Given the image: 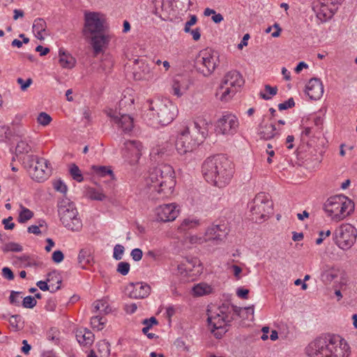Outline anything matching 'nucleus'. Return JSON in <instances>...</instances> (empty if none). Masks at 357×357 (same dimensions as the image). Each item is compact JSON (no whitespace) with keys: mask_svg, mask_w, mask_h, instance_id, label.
Returning <instances> with one entry per match:
<instances>
[{"mask_svg":"<svg viewBox=\"0 0 357 357\" xmlns=\"http://www.w3.org/2000/svg\"><path fill=\"white\" fill-rule=\"evenodd\" d=\"M86 195L90 199L98 201H102L106 197L102 190L95 188H89Z\"/></svg>","mask_w":357,"mask_h":357,"instance_id":"obj_42","label":"nucleus"},{"mask_svg":"<svg viewBox=\"0 0 357 357\" xmlns=\"http://www.w3.org/2000/svg\"><path fill=\"white\" fill-rule=\"evenodd\" d=\"M148 111L144 120L153 127L167 126L176 117L178 110L177 106L166 98H154L148 100Z\"/></svg>","mask_w":357,"mask_h":357,"instance_id":"obj_5","label":"nucleus"},{"mask_svg":"<svg viewBox=\"0 0 357 357\" xmlns=\"http://www.w3.org/2000/svg\"><path fill=\"white\" fill-rule=\"evenodd\" d=\"M202 172L208 183L223 188L230 183L234 174V167L227 157L217 155L204 160Z\"/></svg>","mask_w":357,"mask_h":357,"instance_id":"obj_2","label":"nucleus"},{"mask_svg":"<svg viewBox=\"0 0 357 357\" xmlns=\"http://www.w3.org/2000/svg\"><path fill=\"white\" fill-rule=\"evenodd\" d=\"M2 276L8 280H13L14 279V274L8 267H3L2 268Z\"/></svg>","mask_w":357,"mask_h":357,"instance_id":"obj_61","label":"nucleus"},{"mask_svg":"<svg viewBox=\"0 0 357 357\" xmlns=\"http://www.w3.org/2000/svg\"><path fill=\"white\" fill-rule=\"evenodd\" d=\"M155 214L158 221L163 222H171L178 217L179 209L174 203L162 204L155 208Z\"/></svg>","mask_w":357,"mask_h":357,"instance_id":"obj_19","label":"nucleus"},{"mask_svg":"<svg viewBox=\"0 0 357 357\" xmlns=\"http://www.w3.org/2000/svg\"><path fill=\"white\" fill-rule=\"evenodd\" d=\"M130 256L134 261H139L143 256L142 250L139 248H135L131 251Z\"/></svg>","mask_w":357,"mask_h":357,"instance_id":"obj_58","label":"nucleus"},{"mask_svg":"<svg viewBox=\"0 0 357 357\" xmlns=\"http://www.w3.org/2000/svg\"><path fill=\"white\" fill-rule=\"evenodd\" d=\"M53 186L56 191L63 194L66 193L68 190L66 185L60 179L55 180L53 183Z\"/></svg>","mask_w":357,"mask_h":357,"instance_id":"obj_51","label":"nucleus"},{"mask_svg":"<svg viewBox=\"0 0 357 357\" xmlns=\"http://www.w3.org/2000/svg\"><path fill=\"white\" fill-rule=\"evenodd\" d=\"M93 312H96L100 311V312L107 314L112 312V307L109 306L108 299L103 298L100 300L96 301L93 304Z\"/></svg>","mask_w":357,"mask_h":357,"instance_id":"obj_34","label":"nucleus"},{"mask_svg":"<svg viewBox=\"0 0 357 357\" xmlns=\"http://www.w3.org/2000/svg\"><path fill=\"white\" fill-rule=\"evenodd\" d=\"M106 27L104 15L98 12L85 13L83 34L86 38L104 32Z\"/></svg>","mask_w":357,"mask_h":357,"instance_id":"obj_13","label":"nucleus"},{"mask_svg":"<svg viewBox=\"0 0 357 357\" xmlns=\"http://www.w3.org/2000/svg\"><path fill=\"white\" fill-rule=\"evenodd\" d=\"M91 38V44L96 54H98L107 47L109 43L112 38V36L109 33H100L89 36Z\"/></svg>","mask_w":357,"mask_h":357,"instance_id":"obj_24","label":"nucleus"},{"mask_svg":"<svg viewBox=\"0 0 357 357\" xmlns=\"http://www.w3.org/2000/svg\"><path fill=\"white\" fill-rule=\"evenodd\" d=\"M142 150L143 146L139 141L127 140L121 150L122 157L130 165H135L142 154Z\"/></svg>","mask_w":357,"mask_h":357,"instance_id":"obj_18","label":"nucleus"},{"mask_svg":"<svg viewBox=\"0 0 357 357\" xmlns=\"http://www.w3.org/2000/svg\"><path fill=\"white\" fill-rule=\"evenodd\" d=\"M203 272V266L197 258L184 259L177 265V274L193 280Z\"/></svg>","mask_w":357,"mask_h":357,"instance_id":"obj_14","label":"nucleus"},{"mask_svg":"<svg viewBox=\"0 0 357 357\" xmlns=\"http://www.w3.org/2000/svg\"><path fill=\"white\" fill-rule=\"evenodd\" d=\"M129 90L124 91L123 98L119 102L120 106H126L127 104L132 105L134 103L133 97L129 93Z\"/></svg>","mask_w":357,"mask_h":357,"instance_id":"obj_49","label":"nucleus"},{"mask_svg":"<svg viewBox=\"0 0 357 357\" xmlns=\"http://www.w3.org/2000/svg\"><path fill=\"white\" fill-rule=\"evenodd\" d=\"M150 286L144 282L130 283L126 287V293L131 298H144L150 294Z\"/></svg>","mask_w":357,"mask_h":357,"instance_id":"obj_22","label":"nucleus"},{"mask_svg":"<svg viewBox=\"0 0 357 357\" xmlns=\"http://www.w3.org/2000/svg\"><path fill=\"white\" fill-rule=\"evenodd\" d=\"M244 82V79L239 72L229 71L222 79L217 95L220 96V99L222 101H227L236 94L243 86Z\"/></svg>","mask_w":357,"mask_h":357,"instance_id":"obj_8","label":"nucleus"},{"mask_svg":"<svg viewBox=\"0 0 357 357\" xmlns=\"http://www.w3.org/2000/svg\"><path fill=\"white\" fill-rule=\"evenodd\" d=\"M199 225V220L195 218H187L183 220L181 225L178 227L179 232H186L190 229L196 228Z\"/></svg>","mask_w":357,"mask_h":357,"instance_id":"obj_33","label":"nucleus"},{"mask_svg":"<svg viewBox=\"0 0 357 357\" xmlns=\"http://www.w3.org/2000/svg\"><path fill=\"white\" fill-rule=\"evenodd\" d=\"M59 63L63 68H73L76 63L75 59L70 54L65 52L64 50L60 49L59 51Z\"/></svg>","mask_w":357,"mask_h":357,"instance_id":"obj_29","label":"nucleus"},{"mask_svg":"<svg viewBox=\"0 0 357 357\" xmlns=\"http://www.w3.org/2000/svg\"><path fill=\"white\" fill-rule=\"evenodd\" d=\"M17 82L18 84H20L21 90L22 91H25L31 86L33 80L31 78L24 80L22 78L19 77L17 79Z\"/></svg>","mask_w":357,"mask_h":357,"instance_id":"obj_54","label":"nucleus"},{"mask_svg":"<svg viewBox=\"0 0 357 357\" xmlns=\"http://www.w3.org/2000/svg\"><path fill=\"white\" fill-rule=\"evenodd\" d=\"M76 337L79 343L84 346L91 345L94 341V335L86 328L78 331Z\"/></svg>","mask_w":357,"mask_h":357,"instance_id":"obj_30","label":"nucleus"},{"mask_svg":"<svg viewBox=\"0 0 357 357\" xmlns=\"http://www.w3.org/2000/svg\"><path fill=\"white\" fill-rule=\"evenodd\" d=\"M117 272L123 275H126L130 271V264L128 262L121 261L117 266Z\"/></svg>","mask_w":357,"mask_h":357,"instance_id":"obj_53","label":"nucleus"},{"mask_svg":"<svg viewBox=\"0 0 357 357\" xmlns=\"http://www.w3.org/2000/svg\"><path fill=\"white\" fill-rule=\"evenodd\" d=\"M56 278V282L58 284H60L61 282V280L60 278H57L55 273H50L48 274V278L47 279V281H38L36 283V285L42 291H47L50 290L51 292H54L57 291L60 289V285H57L56 287H54L53 284L51 283L52 280H53L54 277Z\"/></svg>","mask_w":357,"mask_h":357,"instance_id":"obj_27","label":"nucleus"},{"mask_svg":"<svg viewBox=\"0 0 357 357\" xmlns=\"http://www.w3.org/2000/svg\"><path fill=\"white\" fill-rule=\"evenodd\" d=\"M134 76L136 79L149 80L153 78V73L147 63L142 60H135Z\"/></svg>","mask_w":357,"mask_h":357,"instance_id":"obj_25","label":"nucleus"},{"mask_svg":"<svg viewBox=\"0 0 357 357\" xmlns=\"http://www.w3.org/2000/svg\"><path fill=\"white\" fill-rule=\"evenodd\" d=\"M197 17L195 15H192L190 19L185 22L184 31L186 33L190 32V26H193L197 22Z\"/></svg>","mask_w":357,"mask_h":357,"instance_id":"obj_62","label":"nucleus"},{"mask_svg":"<svg viewBox=\"0 0 357 357\" xmlns=\"http://www.w3.org/2000/svg\"><path fill=\"white\" fill-rule=\"evenodd\" d=\"M107 116L109 118L111 123L125 133L132 130L134 127L133 119L128 114L122 113L117 109L108 108L105 110Z\"/></svg>","mask_w":357,"mask_h":357,"instance_id":"obj_17","label":"nucleus"},{"mask_svg":"<svg viewBox=\"0 0 357 357\" xmlns=\"http://www.w3.org/2000/svg\"><path fill=\"white\" fill-rule=\"evenodd\" d=\"M91 169L93 173L97 176L106 177L109 176L111 178H114L113 172L109 167L93 165Z\"/></svg>","mask_w":357,"mask_h":357,"instance_id":"obj_37","label":"nucleus"},{"mask_svg":"<svg viewBox=\"0 0 357 357\" xmlns=\"http://www.w3.org/2000/svg\"><path fill=\"white\" fill-rule=\"evenodd\" d=\"M168 2H165L164 1H162L161 2V5L160 6V7L156 5L155 6V14L156 15H159L160 17H162V14L163 15H165L166 13H167L168 10V7L167 6H168Z\"/></svg>","mask_w":357,"mask_h":357,"instance_id":"obj_55","label":"nucleus"},{"mask_svg":"<svg viewBox=\"0 0 357 357\" xmlns=\"http://www.w3.org/2000/svg\"><path fill=\"white\" fill-rule=\"evenodd\" d=\"M278 92L276 86H271L270 85H266L264 91H261L259 93L260 97L264 100H270Z\"/></svg>","mask_w":357,"mask_h":357,"instance_id":"obj_41","label":"nucleus"},{"mask_svg":"<svg viewBox=\"0 0 357 357\" xmlns=\"http://www.w3.org/2000/svg\"><path fill=\"white\" fill-rule=\"evenodd\" d=\"M259 132L261 137L265 139H272L278 134L275 126L272 123L261 126Z\"/></svg>","mask_w":357,"mask_h":357,"instance_id":"obj_35","label":"nucleus"},{"mask_svg":"<svg viewBox=\"0 0 357 357\" xmlns=\"http://www.w3.org/2000/svg\"><path fill=\"white\" fill-rule=\"evenodd\" d=\"M213 289L211 285L206 282H199L192 287V294L197 297L203 296L211 294Z\"/></svg>","mask_w":357,"mask_h":357,"instance_id":"obj_31","label":"nucleus"},{"mask_svg":"<svg viewBox=\"0 0 357 357\" xmlns=\"http://www.w3.org/2000/svg\"><path fill=\"white\" fill-rule=\"evenodd\" d=\"M171 149V146L169 143L166 142L164 144L159 145L156 147L153 148L151 154L162 155L167 153Z\"/></svg>","mask_w":357,"mask_h":357,"instance_id":"obj_44","label":"nucleus"},{"mask_svg":"<svg viewBox=\"0 0 357 357\" xmlns=\"http://www.w3.org/2000/svg\"><path fill=\"white\" fill-rule=\"evenodd\" d=\"M239 121L231 113H225L215 123V132L222 135H234L237 132Z\"/></svg>","mask_w":357,"mask_h":357,"instance_id":"obj_16","label":"nucleus"},{"mask_svg":"<svg viewBox=\"0 0 357 357\" xmlns=\"http://www.w3.org/2000/svg\"><path fill=\"white\" fill-rule=\"evenodd\" d=\"M107 319L99 315L93 316L91 319V325L93 329L97 331H101L104 328Z\"/></svg>","mask_w":357,"mask_h":357,"instance_id":"obj_39","label":"nucleus"},{"mask_svg":"<svg viewBox=\"0 0 357 357\" xmlns=\"http://www.w3.org/2000/svg\"><path fill=\"white\" fill-rule=\"evenodd\" d=\"M294 101L293 98H289L288 100L278 105L280 110H284L291 108L294 106Z\"/></svg>","mask_w":357,"mask_h":357,"instance_id":"obj_60","label":"nucleus"},{"mask_svg":"<svg viewBox=\"0 0 357 357\" xmlns=\"http://www.w3.org/2000/svg\"><path fill=\"white\" fill-rule=\"evenodd\" d=\"M207 314L211 333L216 338H221L232 319L229 307L224 305L218 307H211L208 310Z\"/></svg>","mask_w":357,"mask_h":357,"instance_id":"obj_7","label":"nucleus"},{"mask_svg":"<svg viewBox=\"0 0 357 357\" xmlns=\"http://www.w3.org/2000/svg\"><path fill=\"white\" fill-rule=\"evenodd\" d=\"M334 241L342 250H347L355 243L357 238V229L350 223H343L335 231Z\"/></svg>","mask_w":357,"mask_h":357,"instance_id":"obj_12","label":"nucleus"},{"mask_svg":"<svg viewBox=\"0 0 357 357\" xmlns=\"http://www.w3.org/2000/svg\"><path fill=\"white\" fill-rule=\"evenodd\" d=\"M15 263L24 267L31 266L33 264V263L31 261L30 257L26 255L16 257Z\"/></svg>","mask_w":357,"mask_h":357,"instance_id":"obj_46","label":"nucleus"},{"mask_svg":"<svg viewBox=\"0 0 357 357\" xmlns=\"http://www.w3.org/2000/svg\"><path fill=\"white\" fill-rule=\"evenodd\" d=\"M308 357H349L348 342L340 335L328 334L311 341L305 349Z\"/></svg>","mask_w":357,"mask_h":357,"instance_id":"obj_1","label":"nucleus"},{"mask_svg":"<svg viewBox=\"0 0 357 357\" xmlns=\"http://www.w3.org/2000/svg\"><path fill=\"white\" fill-rule=\"evenodd\" d=\"M314 9L317 17L321 22H326L334 15L337 10V5L333 0H320Z\"/></svg>","mask_w":357,"mask_h":357,"instance_id":"obj_20","label":"nucleus"},{"mask_svg":"<svg viewBox=\"0 0 357 357\" xmlns=\"http://www.w3.org/2000/svg\"><path fill=\"white\" fill-rule=\"evenodd\" d=\"M324 85L321 79L312 78L305 86V93L311 100H319L324 93Z\"/></svg>","mask_w":357,"mask_h":357,"instance_id":"obj_23","label":"nucleus"},{"mask_svg":"<svg viewBox=\"0 0 357 357\" xmlns=\"http://www.w3.org/2000/svg\"><path fill=\"white\" fill-rule=\"evenodd\" d=\"M30 142H31L28 141L27 139H22L18 142L15 148L16 154H26L29 153L32 149Z\"/></svg>","mask_w":357,"mask_h":357,"instance_id":"obj_38","label":"nucleus"},{"mask_svg":"<svg viewBox=\"0 0 357 357\" xmlns=\"http://www.w3.org/2000/svg\"><path fill=\"white\" fill-rule=\"evenodd\" d=\"M52 121V117L46 112H40L37 117V122L43 126H46Z\"/></svg>","mask_w":357,"mask_h":357,"instance_id":"obj_48","label":"nucleus"},{"mask_svg":"<svg viewBox=\"0 0 357 357\" xmlns=\"http://www.w3.org/2000/svg\"><path fill=\"white\" fill-rule=\"evenodd\" d=\"M171 149V146L169 143L166 142L164 144L159 145L156 147L153 148L151 154L162 155L167 153Z\"/></svg>","mask_w":357,"mask_h":357,"instance_id":"obj_45","label":"nucleus"},{"mask_svg":"<svg viewBox=\"0 0 357 357\" xmlns=\"http://www.w3.org/2000/svg\"><path fill=\"white\" fill-rule=\"evenodd\" d=\"M192 130L183 125L178 131L175 148L180 155H185L195 150L207 137L209 122L202 117L197 118Z\"/></svg>","mask_w":357,"mask_h":357,"instance_id":"obj_3","label":"nucleus"},{"mask_svg":"<svg viewBox=\"0 0 357 357\" xmlns=\"http://www.w3.org/2000/svg\"><path fill=\"white\" fill-rule=\"evenodd\" d=\"M24 164L31 177L38 182L45 180L50 174L49 162L45 158L29 155Z\"/></svg>","mask_w":357,"mask_h":357,"instance_id":"obj_11","label":"nucleus"},{"mask_svg":"<svg viewBox=\"0 0 357 357\" xmlns=\"http://www.w3.org/2000/svg\"><path fill=\"white\" fill-rule=\"evenodd\" d=\"M218 63V54L211 49L202 51L197 61L199 70L204 75H211Z\"/></svg>","mask_w":357,"mask_h":357,"instance_id":"obj_15","label":"nucleus"},{"mask_svg":"<svg viewBox=\"0 0 357 357\" xmlns=\"http://www.w3.org/2000/svg\"><path fill=\"white\" fill-rule=\"evenodd\" d=\"M20 294V292L13 291L9 297L10 303L19 305L20 303V298H22Z\"/></svg>","mask_w":357,"mask_h":357,"instance_id":"obj_56","label":"nucleus"},{"mask_svg":"<svg viewBox=\"0 0 357 357\" xmlns=\"http://www.w3.org/2000/svg\"><path fill=\"white\" fill-rule=\"evenodd\" d=\"M58 211L60 220L66 228L73 231L81 229L82 223L73 202L69 200H63L59 206Z\"/></svg>","mask_w":357,"mask_h":357,"instance_id":"obj_9","label":"nucleus"},{"mask_svg":"<svg viewBox=\"0 0 357 357\" xmlns=\"http://www.w3.org/2000/svg\"><path fill=\"white\" fill-rule=\"evenodd\" d=\"M227 234V231L224 225H213L207 229L204 238H199V243L211 241L218 243L225 238Z\"/></svg>","mask_w":357,"mask_h":357,"instance_id":"obj_21","label":"nucleus"},{"mask_svg":"<svg viewBox=\"0 0 357 357\" xmlns=\"http://www.w3.org/2000/svg\"><path fill=\"white\" fill-rule=\"evenodd\" d=\"M189 89V82L181 76H176L171 83V93L177 98L183 96Z\"/></svg>","mask_w":357,"mask_h":357,"instance_id":"obj_26","label":"nucleus"},{"mask_svg":"<svg viewBox=\"0 0 357 357\" xmlns=\"http://www.w3.org/2000/svg\"><path fill=\"white\" fill-rule=\"evenodd\" d=\"M45 224V221L42 220L40 222L39 225H31L28 227V232L33 234H40L41 231L40 230V227H43Z\"/></svg>","mask_w":357,"mask_h":357,"instance_id":"obj_59","label":"nucleus"},{"mask_svg":"<svg viewBox=\"0 0 357 357\" xmlns=\"http://www.w3.org/2000/svg\"><path fill=\"white\" fill-rule=\"evenodd\" d=\"M64 259V255L63 252L60 250H56L52 254V260L55 263H60Z\"/></svg>","mask_w":357,"mask_h":357,"instance_id":"obj_63","label":"nucleus"},{"mask_svg":"<svg viewBox=\"0 0 357 357\" xmlns=\"http://www.w3.org/2000/svg\"><path fill=\"white\" fill-rule=\"evenodd\" d=\"M10 135V129L8 126H0V142H4Z\"/></svg>","mask_w":357,"mask_h":357,"instance_id":"obj_57","label":"nucleus"},{"mask_svg":"<svg viewBox=\"0 0 357 357\" xmlns=\"http://www.w3.org/2000/svg\"><path fill=\"white\" fill-rule=\"evenodd\" d=\"M46 22L42 18H37L34 20L33 24V32L35 36L39 40H44L45 37L47 35L46 31Z\"/></svg>","mask_w":357,"mask_h":357,"instance_id":"obj_28","label":"nucleus"},{"mask_svg":"<svg viewBox=\"0 0 357 357\" xmlns=\"http://www.w3.org/2000/svg\"><path fill=\"white\" fill-rule=\"evenodd\" d=\"M124 247L120 244H117L114 248L113 257L116 260H120L122 259L123 252H124Z\"/></svg>","mask_w":357,"mask_h":357,"instance_id":"obj_52","label":"nucleus"},{"mask_svg":"<svg viewBox=\"0 0 357 357\" xmlns=\"http://www.w3.org/2000/svg\"><path fill=\"white\" fill-rule=\"evenodd\" d=\"M4 252H16L22 251V246L17 243L10 242L4 245L3 248Z\"/></svg>","mask_w":357,"mask_h":357,"instance_id":"obj_47","label":"nucleus"},{"mask_svg":"<svg viewBox=\"0 0 357 357\" xmlns=\"http://www.w3.org/2000/svg\"><path fill=\"white\" fill-rule=\"evenodd\" d=\"M338 276V271L334 268L326 267L321 273V280L324 283H331Z\"/></svg>","mask_w":357,"mask_h":357,"instance_id":"obj_36","label":"nucleus"},{"mask_svg":"<svg viewBox=\"0 0 357 357\" xmlns=\"http://www.w3.org/2000/svg\"><path fill=\"white\" fill-rule=\"evenodd\" d=\"M146 186L161 197L173 192L176 183L174 171L171 165L162 164L151 169L145 177Z\"/></svg>","mask_w":357,"mask_h":357,"instance_id":"obj_4","label":"nucleus"},{"mask_svg":"<svg viewBox=\"0 0 357 357\" xmlns=\"http://www.w3.org/2000/svg\"><path fill=\"white\" fill-rule=\"evenodd\" d=\"M252 219L256 222H263L273 211V204L265 192L258 193L249 204Z\"/></svg>","mask_w":357,"mask_h":357,"instance_id":"obj_10","label":"nucleus"},{"mask_svg":"<svg viewBox=\"0 0 357 357\" xmlns=\"http://www.w3.org/2000/svg\"><path fill=\"white\" fill-rule=\"evenodd\" d=\"M77 260L79 266L83 269H86L87 266H90L93 263V259L91 255V252L86 249H82L79 251Z\"/></svg>","mask_w":357,"mask_h":357,"instance_id":"obj_32","label":"nucleus"},{"mask_svg":"<svg viewBox=\"0 0 357 357\" xmlns=\"http://www.w3.org/2000/svg\"><path fill=\"white\" fill-rule=\"evenodd\" d=\"M33 213L29 208L20 205V211L19 212L18 221L20 223H24L31 219Z\"/></svg>","mask_w":357,"mask_h":357,"instance_id":"obj_40","label":"nucleus"},{"mask_svg":"<svg viewBox=\"0 0 357 357\" xmlns=\"http://www.w3.org/2000/svg\"><path fill=\"white\" fill-rule=\"evenodd\" d=\"M69 172L73 178L76 181L82 182L84 180L81 170L75 164H72L70 165Z\"/></svg>","mask_w":357,"mask_h":357,"instance_id":"obj_43","label":"nucleus"},{"mask_svg":"<svg viewBox=\"0 0 357 357\" xmlns=\"http://www.w3.org/2000/svg\"><path fill=\"white\" fill-rule=\"evenodd\" d=\"M354 209L353 202L344 195L329 197L324 204L326 215L334 222H340L347 218Z\"/></svg>","mask_w":357,"mask_h":357,"instance_id":"obj_6","label":"nucleus"},{"mask_svg":"<svg viewBox=\"0 0 357 357\" xmlns=\"http://www.w3.org/2000/svg\"><path fill=\"white\" fill-rule=\"evenodd\" d=\"M36 304V300L31 296L24 297L22 301V306L24 308H33Z\"/></svg>","mask_w":357,"mask_h":357,"instance_id":"obj_50","label":"nucleus"},{"mask_svg":"<svg viewBox=\"0 0 357 357\" xmlns=\"http://www.w3.org/2000/svg\"><path fill=\"white\" fill-rule=\"evenodd\" d=\"M231 268L233 270L234 276L236 280H240L241 278V273L242 272V268L236 265H232Z\"/></svg>","mask_w":357,"mask_h":357,"instance_id":"obj_64","label":"nucleus"}]
</instances>
